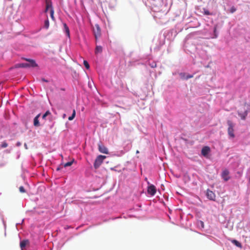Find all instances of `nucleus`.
<instances>
[{
    "instance_id": "nucleus-1",
    "label": "nucleus",
    "mask_w": 250,
    "mask_h": 250,
    "mask_svg": "<svg viewBox=\"0 0 250 250\" xmlns=\"http://www.w3.org/2000/svg\"><path fill=\"white\" fill-rule=\"evenodd\" d=\"M250 112V104L245 103L238 113L242 120H245L248 113Z\"/></svg>"
},
{
    "instance_id": "nucleus-2",
    "label": "nucleus",
    "mask_w": 250,
    "mask_h": 250,
    "mask_svg": "<svg viewBox=\"0 0 250 250\" xmlns=\"http://www.w3.org/2000/svg\"><path fill=\"white\" fill-rule=\"evenodd\" d=\"M25 60L28 62V63H21L17 64L15 65V67H35L38 66V64L36 63L35 60L30 59H25Z\"/></svg>"
},
{
    "instance_id": "nucleus-3",
    "label": "nucleus",
    "mask_w": 250,
    "mask_h": 250,
    "mask_svg": "<svg viewBox=\"0 0 250 250\" xmlns=\"http://www.w3.org/2000/svg\"><path fill=\"white\" fill-rule=\"evenodd\" d=\"M227 125H228V133L229 136L232 138H234L235 137V134L234 133V124L230 120L227 121Z\"/></svg>"
},
{
    "instance_id": "nucleus-4",
    "label": "nucleus",
    "mask_w": 250,
    "mask_h": 250,
    "mask_svg": "<svg viewBox=\"0 0 250 250\" xmlns=\"http://www.w3.org/2000/svg\"><path fill=\"white\" fill-rule=\"evenodd\" d=\"M106 158L105 156L100 155L98 156L95 160L94 163V167L95 169H97L103 163L104 160Z\"/></svg>"
},
{
    "instance_id": "nucleus-5",
    "label": "nucleus",
    "mask_w": 250,
    "mask_h": 250,
    "mask_svg": "<svg viewBox=\"0 0 250 250\" xmlns=\"http://www.w3.org/2000/svg\"><path fill=\"white\" fill-rule=\"evenodd\" d=\"M93 33L96 39L101 36V29L98 24H95L93 27Z\"/></svg>"
},
{
    "instance_id": "nucleus-6",
    "label": "nucleus",
    "mask_w": 250,
    "mask_h": 250,
    "mask_svg": "<svg viewBox=\"0 0 250 250\" xmlns=\"http://www.w3.org/2000/svg\"><path fill=\"white\" fill-rule=\"evenodd\" d=\"M99 151L102 153L107 154H108V150L106 147H105L102 143H100L98 145Z\"/></svg>"
},
{
    "instance_id": "nucleus-7",
    "label": "nucleus",
    "mask_w": 250,
    "mask_h": 250,
    "mask_svg": "<svg viewBox=\"0 0 250 250\" xmlns=\"http://www.w3.org/2000/svg\"><path fill=\"white\" fill-rule=\"evenodd\" d=\"M229 174V172L228 169H225L223 170L221 176L225 181H228L230 179Z\"/></svg>"
},
{
    "instance_id": "nucleus-8",
    "label": "nucleus",
    "mask_w": 250,
    "mask_h": 250,
    "mask_svg": "<svg viewBox=\"0 0 250 250\" xmlns=\"http://www.w3.org/2000/svg\"><path fill=\"white\" fill-rule=\"evenodd\" d=\"M206 195L208 198L210 200L214 201L215 199V193L209 189H207Z\"/></svg>"
},
{
    "instance_id": "nucleus-9",
    "label": "nucleus",
    "mask_w": 250,
    "mask_h": 250,
    "mask_svg": "<svg viewBox=\"0 0 250 250\" xmlns=\"http://www.w3.org/2000/svg\"><path fill=\"white\" fill-rule=\"evenodd\" d=\"M147 192L151 196L154 195L156 192V188L153 185L149 186L147 188Z\"/></svg>"
},
{
    "instance_id": "nucleus-10",
    "label": "nucleus",
    "mask_w": 250,
    "mask_h": 250,
    "mask_svg": "<svg viewBox=\"0 0 250 250\" xmlns=\"http://www.w3.org/2000/svg\"><path fill=\"white\" fill-rule=\"evenodd\" d=\"M51 8H53L52 7V3L51 0H45V9L44 12L47 13V11Z\"/></svg>"
},
{
    "instance_id": "nucleus-11",
    "label": "nucleus",
    "mask_w": 250,
    "mask_h": 250,
    "mask_svg": "<svg viewBox=\"0 0 250 250\" xmlns=\"http://www.w3.org/2000/svg\"><path fill=\"white\" fill-rule=\"evenodd\" d=\"M29 245V241L28 239H24L20 242V248L21 250H23L25 247Z\"/></svg>"
},
{
    "instance_id": "nucleus-12",
    "label": "nucleus",
    "mask_w": 250,
    "mask_h": 250,
    "mask_svg": "<svg viewBox=\"0 0 250 250\" xmlns=\"http://www.w3.org/2000/svg\"><path fill=\"white\" fill-rule=\"evenodd\" d=\"M210 151V149L208 146H204L202 149L201 153L204 156H207Z\"/></svg>"
},
{
    "instance_id": "nucleus-13",
    "label": "nucleus",
    "mask_w": 250,
    "mask_h": 250,
    "mask_svg": "<svg viewBox=\"0 0 250 250\" xmlns=\"http://www.w3.org/2000/svg\"><path fill=\"white\" fill-rule=\"evenodd\" d=\"M40 116V114H38L34 118V125L35 126H39L40 125L39 121V118Z\"/></svg>"
},
{
    "instance_id": "nucleus-14",
    "label": "nucleus",
    "mask_w": 250,
    "mask_h": 250,
    "mask_svg": "<svg viewBox=\"0 0 250 250\" xmlns=\"http://www.w3.org/2000/svg\"><path fill=\"white\" fill-rule=\"evenodd\" d=\"M63 27H64V31L66 35V36L68 37L70 36V32L69 29L67 25L65 23H63Z\"/></svg>"
},
{
    "instance_id": "nucleus-15",
    "label": "nucleus",
    "mask_w": 250,
    "mask_h": 250,
    "mask_svg": "<svg viewBox=\"0 0 250 250\" xmlns=\"http://www.w3.org/2000/svg\"><path fill=\"white\" fill-rule=\"evenodd\" d=\"M103 48L101 46H96L95 48V54L101 53L102 52Z\"/></svg>"
},
{
    "instance_id": "nucleus-16",
    "label": "nucleus",
    "mask_w": 250,
    "mask_h": 250,
    "mask_svg": "<svg viewBox=\"0 0 250 250\" xmlns=\"http://www.w3.org/2000/svg\"><path fill=\"white\" fill-rule=\"evenodd\" d=\"M231 242L239 248L242 247L241 244L236 240H231Z\"/></svg>"
},
{
    "instance_id": "nucleus-17",
    "label": "nucleus",
    "mask_w": 250,
    "mask_h": 250,
    "mask_svg": "<svg viewBox=\"0 0 250 250\" xmlns=\"http://www.w3.org/2000/svg\"><path fill=\"white\" fill-rule=\"evenodd\" d=\"M44 27L46 28V29H48L49 28V20L48 19H47L45 21H44Z\"/></svg>"
},
{
    "instance_id": "nucleus-18",
    "label": "nucleus",
    "mask_w": 250,
    "mask_h": 250,
    "mask_svg": "<svg viewBox=\"0 0 250 250\" xmlns=\"http://www.w3.org/2000/svg\"><path fill=\"white\" fill-rule=\"evenodd\" d=\"M75 115H76V111H75V110L74 109L73 111L72 115L68 118V120L69 121L72 120L75 117Z\"/></svg>"
},
{
    "instance_id": "nucleus-19",
    "label": "nucleus",
    "mask_w": 250,
    "mask_h": 250,
    "mask_svg": "<svg viewBox=\"0 0 250 250\" xmlns=\"http://www.w3.org/2000/svg\"><path fill=\"white\" fill-rule=\"evenodd\" d=\"M54 13V9H53V8H51V9H50V17H51V19H52V20H53V21L55 20Z\"/></svg>"
},
{
    "instance_id": "nucleus-20",
    "label": "nucleus",
    "mask_w": 250,
    "mask_h": 250,
    "mask_svg": "<svg viewBox=\"0 0 250 250\" xmlns=\"http://www.w3.org/2000/svg\"><path fill=\"white\" fill-rule=\"evenodd\" d=\"M51 114V112L49 111V110H47L45 112V113L42 115V118L43 119H45V118L47 116L49 115H50Z\"/></svg>"
},
{
    "instance_id": "nucleus-21",
    "label": "nucleus",
    "mask_w": 250,
    "mask_h": 250,
    "mask_svg": "<svg viewBox=\"0 0 250 250\" xmlns=\"http://www.w3.org/2000/svg\"><path fill=\"white\" fill-rule=\"evenodd\" d=\"M204 14L206 15H211V13L208 10L205 8L203 9Z\"/></svg>"
},
{
    "instance_id": "nucleus-22",
    "label": "nucleus",
    "mask_w": 250,
    "mask_h": 250,
    "mask_svg": "<svg viewBox=\"0 0 250 250\" xmlns=\"http://www.w3.org/2000/svg\"><path fill=\"white\" fill-rule=\"evenodd\" d=\"M83 64L87 69H88L89 68V67H90L89 65L86 61H83Z\"/></svg>"
},
{
    "instance_id": "nucleus-23",
    "label": "nucleus",
    "mask_w": 250,
    "mask_h": 250,
    "mask_svg": "<svg viewBox=\"0 0 250 250\" xmlns=\"http://www.w3.org/2000/svg\"><path fill=\"white\" fill-rule=\"evenodd\" d=\"M73 161H74V160H73L72 161L68 162L65 163L64 165V167H69V166H71L72 165L73 163Z\"/></svg>"
},
{
    "instance_id": "nucleus-24",
    "label": "nucleus",
    "mask_w": 250,
    "mask_h": 250,
    "mask_svg": "<svg viewBox=\"0 0 250 250\" xmlns=\"http://www.w3.org/2000/svg\"><path fill=\"white\" fill-rule=\"evenodd\" d=\"M7 146L8 144L6 142H3L1 145V147L2 148H5L7 147Z\"/></svg>"
},
{
    "instance_id": "nucleus-25",
    "label": "nucleus",
    "mask_w": 250,
    "mask_h": 250,
    "mask_svg": "<svg viewBox=\"0 0 250 250\" xmlns=\"http://www.w3.org/2000/svg\"><path fill=\"white\" fill-rule=\"evenodd\" d=\"M19 190L21 193H24L25 192V190L22 186L19 188Z\"/></svg>"
},
{
    "instance_id": "nucleus-26",
    "label": "nucleus",
    "mask_w": 250,
    "mask_h": 250,
    "mask_svg": "<svg viewBox=\"0 0 250 250\" xmlns=\"http://www.w3.org/2000/svg\"><path fill=\"white\" fill-rule=\"evenodd\" d=\"M198 225L199 226H201L202 228H204V222L202 221H199L198 222Z\"/></svg>"
},
{
    "instance_id": "nucleus-27",
    "label": "nucleus",
    "mask_w": 250,
    "mask_h": 250,
    "mask_svg": "<svg viewBox=\"0 0 250 250\" xmlns=\"http://www.w3.org/2000/svg\"><path fill=\"white\" fill-rule=\"evenodd\" d=\"M236 11V9L234 7H232L230 8V12L231 13H233V12H234L235 11Z\"/></svg>"
},
{
    "instance_id": "nucleus-28",
    "label": "nucleus",
    "mask_w": 250,
    "mask_h": 250,
    "mask_svg": "<svg viewBox=\"0 0 250 250\" xmlns=\"http://www.w3.org/2000/svg\"><path fill=\"white\" fill-rule=\"evenodd\" d=\"M150 66L152 68H154L156 67V63L155 62L152 63V64H150Z\"/></svg>"
},
{
    "instance_id": "nucleus-29",
    "label": "nucleus",
    "mask_w": 250,
    "mask_h": 250,
    "mask_svg": "<svg viewBox=\"0 0 250 250\" xmlns=\"http://www.w3.org/2000/svg\"><path fill=\"white\" fill-rule=\"evenodd\" d=\"M193 77V75H188L186 77V79H189V78H191Z\"/></svg>"
},
{
    "instance_id": "nucleus-30",
    "label": "nucleus",
    "mask_w": 250,
    "mask_h": 250,
    "mask_svg": "<svg viewBox=\"0 0 250 250\" xmlns=\"http://www.w3.org/2000/svg\"><path fill=\"white\" fill-rule=\"evenodd\" d=\"M42 81H43V82H48V81H47V80H45V79H44V78H42Z\"/></svg>"
},
{
    "instance_id": "nucleus-31",
    "label": "nucleus",
    "mask_w": 250,
    "mask_h": 250,
    "mask_svg": "<svg viewBox=\"0 0 250 250\" xmlns=\"http://www.w3.org/2000/svg\"><path fill=\"white\" fill-rule=\"evenodd\" d=\"M17 146H20L21 145V143L19 142L17 143Z\"/></svg>"
},
{
    "instance_id": "nucleus-32",
    "label": "nucleus",
    "mask_w": 250,
    "mask_h": 250,
    "mask_svg": "<svg viewBox=\"0 0 250 250\" xmlns=\"http://www.w3.org/2000/svg\"><path fill=\"white\" fill-rule=\"evenodd\" d=\"M139 153V151L138 150H137L136 151V153Z\"/></svg>"
}]
</instances>
